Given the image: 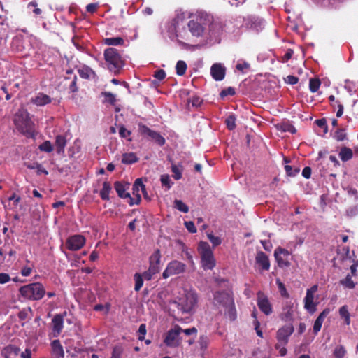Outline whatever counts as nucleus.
<instances>
[{
    "mask_svg": "<svg viewBox=\"0 0 358 358\" xmlns=\"http://www.w3.org/2000/svg\"><path fill=\"white\" fill-rule=\"evenodd\" d=\"M257 305L265 315H268L272 313V308L268 298L260 292L257 296Z\"/></svg>",
    "mask_w": 358,
    "mask_h": 358,
    "instance_id": "6ab92c4d",
    "label": "nucleus"
},
{
    "mask_svg": "<svg viewBox=\"0 0 358 358\" xmlns=\"http://www.w3.org/2000/svg\"><path fill=\"white\" fill-rule=\"evenodd\" d=\"M293 332L294 327L292 324H286L280 328L277 332V339L278 343H280L282 345H285L288 342L289 337Z\"/></svg>",
    "mask_w": 358,
    "mask_h": 358,
    "instance_id": "dca6fc26",
    "label": "nucleus"
},
{
    "mask_svg": "<svg viewBox=\"0 0 358 358\" xmlns=\"http://www.w3.org/2000/svg\"><path fill=\"white\" fill-rule=\"evenodd\" d=\"M256 264L263 271H268L270 268V262L268 256L263 252H259L255 258Z\"/></svg>",
    "mask_w": 358,
    "mask_h": 358,
    "instance_id": "412c9836",
    "label": "nucleus"
},
{
    "mask_svg": "<svg viewBox=\"0 0 358 358\" xmlns=\"http://www.w3.org/2000/svg\"><path fill=\"white\" fill-rule=\"evenodd\" d=\"M185 270L186 265L184 263L178 260H172L167 264L162 276L166 279L170 276L183 273Z\"/></svg>",
    "mask_w": 358,
    "mask_h": 358,
    "instance_id": "9d476101",
    "label": "nucleus"
},
{
    "mask_svg": "<svg viewBox=\"0 0 358 358\" xmlns=\"http://www.w3.org/2000/svg\"><path fill=\"white\" fill-rule=\"evenodd\" d=\"M19 292L24 299L31 301L40 300L45 294V288L40 282H33L24 285L20 288Z\"/></svg>",
    "mask_w": 358,
    "mask_h": 358,
    "instance_id": "423d86ee",
    "label": "nucleus"
},
{
    "mask_svg": "<svg viewBox=\"0 0 358 358\" xmlns=\"http://www.w3.org/2000/svg\"><path fill=\"white\" fill-rule=\"evenodd\" d=\"M120 136L122 138H127L130 136L131 131L127 129L124 127L121 126L119 129Z\"/></svg>",
    "mask_w": 358,
    "mask_h": 358,
    "instance_id": "bf43d9fd",
    "label": "nucleus"
},
{
    "mask_svg": "<svg viewBox=\"0 0 358 358\" xmlns=\"http://www.w3.org/2000/svg\"><path fill=\"white\" fill-rule=\"evenodd\" d=\"M264 25V22L262 20L256 19L251 24V29L256 31H261Z\"/></svg>",
    "mask_w": 358,
    "mask_h": 358,
    "instance_id": "c03bdc74",
    "label": "nucleus"
},
{
    "mask_svg": "<svg viewBox=\"0 0 358 358\" xmlns=\"http://www.w3.org/2000/svg\"><path fill=\"white\" fill-rule=\"evenodd\" d=\"M32 268L30 266H24L21 270V274L24 277L29 276L31 273Z\"/></svg>",
    "mask_w": 358,
    "mask_h": 358,
    "instance_id": "338daca9",
    "label": "nucleus"
},
{
    "mask_svg": "<svg viewBox=\"0 0 358 358\" xmlns=\"http://www.w3.org/2000/svg\"><path fill=\"white\" fill-rule=\"evenodd\" d=\"M182 329L179 325L173 326L166 332L164 338V344L170 348L180 346L182 341Z\"/></svg>",
    "mask_w": 358,
    "mask_h": 358,
    "instance_id": "1a4fd4ad",
    "label": "nucleus"
},
{
    "mask_svg": "<svg viewBox=\"0 0 358 358\" xmlns=\"http://www.w3.org/2000/svg\"><path fill=\"white\" fill-rule=\"evenodd\" d=\"M346 134L343 129H338L335 133V138L338 141H343L345 138Z\"/></svg>",
    "mask_w": 358,
    "mask_h": 358,
    "instance_id": "6e6d98bb",
    "label": "nucleus"
},
{
    "mask_svg": "<svg viewBox=\"0 0 358 358\" xmlns=\"http://www.w3.org/2000/svg\"><path fill=\"white\" fill-rule=\"evenodd\" d=\"M198 252L201 256V266L205 270H211L215 266V259L213 252L206 241H200L198 245Z\"/></svg>",
    "mask_w": 358,
    "mask_h": 358,
    "instance_id": "6e6552de",
    "label": "nucleus"
},
{
    "mask_svg": "<svg viewBox=\"0 0 358 358\" xmlns=\"http://www.w3.org/2000/svg\"><path fill=\"white\" fill-rule=\"evenodd\" d=\"M290 255L291 253L287 250L280 247L275 250L274 257L280 268H287L290 266Z\"/></svg>",
    "mask_w": 358,
    "mask_h": 358,
    "instance_id": "ddd939ff",
    "label": "nucleus"
},
{
    "mask_svg": "<svg viewBox=\"0 0 358 358\" xmlns=\"http://www.w3.org/2000/svg\"><path fill=\"white\" fill-rule=\"evenodd\" d=\"M27 167L29 169H36L38 175L48 174V171L38 163L28 164H27Z\"/></svg>",
    "mask_w": 358,
    "mask_h": 358,
    "instance_id": "473e14b6",
    "label": "nucleus"
},
{
    "mask_svg": "<svg viewBox=\"0 0 358 358\" xmlns=\"http://www.w3.org/2000/svg\"><path fill=\"white\" fill-rule=\"evenodd\" d=\"M10 280V277L8 273H0V284H5Z\"/></svg>",
    "mask_w": 358,
    "mask_h": 358,
    "instance_id": "69168bd1",
    "label": "nucleus"
},
{
    "mask_svg": "<svg viewBox=\"0 0 358 358\" xmlns=\"http://www.w3.org/2000/svg\"><path fill=\"white\" fill-rule=\"evenodd\" d=\"M189 16L187 12L178 9L175 17L166 25L167 36L182 47H186L192 39L188 27L183 24V20Z\"/></svg>",
    "mask_w": 358,
    "mask_h": 358,
    "instance_id": "f257e3e1",
    "label": "nucleus"
},
{
    "mask_svg": "<svg viewBox=\"0 0 358 358\" xmlns=\"http://www.w3.org/2000/svg\"><path fill=\"white\" fill-rule=\"evenodd\" d=\"M52 323L53 334L55 336H57L60 334L63 328V317L59 315H57L53 317Z\"/></svg>",
    "mask_w": 358,
    "mask_h": 358,
    "instance_id": "a878e982",
    "label": "nucleus"
},
{
    "mask_svg": "<svg viewBox=\"0 0 358 358\" xmlns=\"http://www.w3.org/2000/svg\"><path fill=\"white\" fill-rule=\"evenodd\" d=\"M160 181L162 185L165 187L166 189H171L173 182L171 181L170 176L168 174H162L160 176Z\"/></svg>",
    "mask_w": 358,
    "mask_h": 358,
    "instance_id": "c9c22d12",
    "label": "nucleus"
},
{
    "mask_svg": "<svg viewBox=\"0 0 358 358\" xmlns=\"http://www.w3.org/2000/svg\"><path fill=\"white\" fill-rule=\"evenodd\" d=\"M78 73L83 78H90L95 76L94 71L87 66H83L79 69Z\"/></svg>",
    "mask_w": 358,
    "mask_h": 358,
    "instance_id": "c756f323",
    "label": "nucleus"
},
{
    "mask_svg": "<svg viewBox=\"0 0 358 358\" xmlns=\"http://www.w3.org/2000/svg\"><path fill=\"white\" fill-rule=\"evenodd\" d=\"M182 334H184L186 336H190L192 334L196 336L197 334V329L195 327H192L186 329H182Z\"/></svg>",
    "mask_w": 358,
    "mask_h": 358,
    "instance_id": "0e129e2a",
    "label": "nucleus"
},
{
    "mask_svg": "<svg viewBox=\"0 0 358 358\" xmlns=\"http://www.w3.org/2000/svg\"><path fill=\"white\" fill-rule=\"evenodd\" d=\"M176 73L178 76L184 75L187 70L186 63L182 60L178 61L176 64Z\"/></svg>",
    "mask_w": 358,
    "mask_h": 358,
    "instance_id": "a19ab883",
    "label": "nucleus"
},
{
    "mask_svg": "<svg viewBox=\"0 0 358 358\" xmlns=\"http://www.w3.org/2000/svg\"><path fill=\"white\" fill-rule=\"evenodd\" d=\"M122 350L120 347H115L113 348L111 358H121Z\"/></svg>",
    "mask_w": 358,
    "mask_h": 358,
    "instance_id": "680f3d73",
    "label": "nucleus"
},
{
    "mask_svg": "<svg viewBox=\"0 0 358 358\" xmlns=\"http://www.w3.org/2000/svg\"><path fill=\"white\" fill-rule=\"evenodd\" d=\"M157 273V272L153 271V268H148V269L143 272V274H141L142 275V278H144L145 280H150L152 279V276Z\"/></svg>",
    "mask_w": 358,
    "mask_h": 358,
    "instance_id": "603ef678",
    "label": "nucleus"
},
{
    "mask_svg": "<svg viewBox=\"0 0 358 358\" xmlns=\"http://www.w3.org/2000/svg\"><path fill=\"white\" fill-rule=\"evenodd\" d=\"M210 21V15L200 14L193 17L187 23L192 38H201L206 36L207 32L206 24Z\"/></svg>",
    "mask_w": 358,
    "mask_h": 358,
    "instance_id": "20e7f679",
    "label": "nucleus"
},
{
    "mask_svg": "<svg viewBox=\"0 0 358 358\" xmlns=\"http://www.w3.org/2000/svg\"><path fill=\"white\" fill-rule=\"evenodd\" d=\"M138 161V157L134 152L124 153L122 157V162L126 164H131Z\"/></svg>",
    "mask_w": 358,
    "mask_h": 358,
    "instance_id": "2f4dec72",
    "label": "nucleus"
},
{
    "mask_svg": "<svg viewBox=\"0 0 358 358\" xmlns=\"http://www.w3.org/2000/svg\"><path fill=\"white\" fill-rule=\"evenodd\" d=\"M171 171L173 173V178L176 180H179L182 178V169L177 165L173 164L171 166Z\"/></svg>",
    "mask_w": 358,
    "mask_h": 358,
    "instance_id": "09e8293b",
    "label": "nucleus"
},
{
    "mask_svg": "<svg viewBox=\"0 0 358 358\" xmlns=\"http://www.w3.org/2000/svg\"><path fill=\"white\" fill-rule=\"evenodd\" d=\"M104 96L106 101L110 102V103H114L116 101L115 96L110 92H105Z\"/></svg>",
    "mask_w": 358,
    "mask_h": 358,
    "instance_id": "e2e57ef3",
    "label": "nucleus"
},
{
    "mask_svg": "<svg viewBox=\"0 0 358 358\" xmlns=\"http://www.w3.org/2000/svg\"><path fill=\"white\" fill-rule=\"evenodd\" d=\"M139 130L143 135L150 137L158 145H163L165 143V138L159 133L151 130L145 125H139Z\"/></svg>",
    "mask_w": 358,
    "mask_h": 358,
    "instance_id": "2eb2a0df",
    "label": "nucleus"
},
{
    "mask_svg": "<svg viewBox=\"0 0 358 358\" xmlns=\"http://www.w3.org/2000/svg\"><path fill=\"white\" fill-rule=\"evenodd\" d=\"M209 343H210V339L206 335H201L200 336L199 341H198V345L199 346V349H200L202 355H203L206 352Z\"/></svg>",
    "mask_w": 358,
    "mask_h": 358,
    "instance_id": "c85d7f7f",
    "label": "nucleus"
},
{
    "mask_svg": "<svg viewBox=\"0 0 358 358\" xmlns=\"http://www.w3.org/2000/svg\"><path fill=\"white\" fill-rule=\"evenodd\" d=\"M128 188V183H122L121 182H116L115 183V189L118 196L121 198H129L130 199V194L127 192Z\"/></svg>",
    "mask_w": 358,
    "mask_h": 358,
    "instance_id": "393cba45",
    "label": "nucleus"
},
{
    "mask_svg": "<svg viewBox=\"0 0 358 358\" xmlns=\"http://www.w3.org/2000/svg\"><path fill=\"white\" fill-rule=\"evenodd\" d=\"M345 353V349L343 345L336 346L334 351V355L336 358H343Z\"/></svg>",
    "mask_w": 358,
    "mask_h": 358,
    "instance_id": "a18cd8bd",
    "label": "nucleus"
},
{
    "mask_svg": "<svg viewBox=\"0 0 358 358\" xmlns=\"http://www.w3.org/2000/svg\"><path fill=\"white\" fill-rule=\"evenodd\" d=\"M318 290L317 285H314L306 290V294L303 299L304 308L310 313L313 314L317 310V302L314 301L315 293Z\"/></svg>",
    "mask_w": 358,
    "mask_h": 358,
    "instance_id": "9b49d317",
    "label": "nucleus"
},
{
    "mask_svg": "<svg viewBox=\"0 0 358 358\" xmlns=\"http://www.w3.org/2000/svg\"><path fill=\"white\" fill-rule=\"evenodd\" d=\"M38 148L41 151L45 152H51L53 150V146L49 141H44L38 146Z\"/></svg>",
    "mask_w": 358,
    "mask_h": 358,
    "instance_id": "37998d69",
    "label": "nucleus"
},
{
    "mask_svg": "<svg viewBox=\"0 0 358 358\" xmlns=\"http://www.w3.org/2000/svg\"><path fill=\"white\" fill-rule=\"evenodd\" d=\"M139 337L138 339L143 341L145 338V335L146 334V326L145 324H142L140 325L138 329Z\"/></svg>",
    "mask_w": 358,
    "mask_h": 358,
    "instance_id": "4d7b16f0",
    "label": "nucleus"
},
{
    "mask_svg": "<svg viewBox=\"0 0 358 358\" xmlns=\"http://www.w3.org/2000/svg\"><path fill=\"white\" fill-rule=\"evenodd\" d=\"M339 315L344 319L347 325L350 324V315L347 306H343L339 308Z\"/></svg>",
    "mask_w": 358,
    "mask_h": 358,
    "instance_id": "f704fd0d",
    "label": "nucleus"
},
{
    "mask_svg": "<svg viewBox=\"0 0 358 358\" xmlns=\"http://www.w3.org/2000/svg\"><path fill=\"white\" fill-rule=\"evenodd\" d=\"M124 43V40L120 37L106 38L104 39V43L108 45H119Z\"/></svg>",
    "mask_w": 358,
    "mask_h": 358,
    "instance_id": "4c0bfd02",
    "label": "nucleus"
},
{
    "mask_svg": "<svg viewBox=\"0 0 358 358\" xmlns=\"http://www.w3.org/2000/svg\"><path fill=\"white\" fill-rule=\"evenodd\" d=\"M185 225L189 232H190V233L196 232V229L193 222H192V221L185 222Z\"/></svg>",
    "mask_w": 358,
    "mask_h": 358,
    "instance_id": "052dcab7",
    "label": "nucleus"
},
{
    "mask_svg": "<svg viewBox=\"0 0 358 358\" xmlns=\"http://www.w3.org/2000/svg\"><path fill=\"white\" fill-rule=\"evenodd\" d=\"M28 8H29V9L33 8L32 11L36 15H38L41 13V10L40 8H37V3L36 1H31L28 4Z\"/></svg>",
    "mask_w": 358,
    "mask_h": 358,
    "instance_id": "5fc2aeb1",
    "label": "nucleus"
},
{
    "mask_svg": "<svg viewBox=\"0 0 358 358\" xmlns=\"http://www.w3.org/2000/svg\"><path fill=\"white\" fill-rule=\"evenodd\" d=\"M66 145V140L64 136L58 135L55 138V147L58 154H63Z\"/></svg>",
    "mask_w": 358,
    "mask_h": 358,
    "instance_id": "cd10ccee",
    "label": "nucleus"
},
{
    "mask_svg": "<svg viewBox=\"0 0 358 358\" xmlns=\"http://www.w3.org/2000/svg\"><path fill=\"white\" fill-rule=\"evenodd\" d=\"M111 190V187L108 182H104L103 183V187L100 191V196L103 200L109 199V194Z\"/></svg>",
    "mask_w": 358,
    "mask_h": 358,
    "instance_id": "72a5a7b5",
    "label": "nucleus"
},
{
    "mask_svg": "<svg viewBox=\"0 0 358 358\" xmlns=\"http://www.w3.org/2000/svg\"><path fill=\"white\" fill-rule=\"evenodd\" d=\"M51 352L54 358H64L63 347L59 340H54L51 342Z\"/></svg>",
    "mask_w": 358,
    "mask_h": 358,
    "instance_id": "4be33fe9",
    "label": "nucleus"
},
{
    "mask_svg": "<svg viewBox=\"0 0 358 358\" xmlns=\"http://www.w3.org/2000/svg\"><path fill=\"white\" fill-rule=\"evenodd\" d=\"M298 80H299L296 76H291V75L287 76V78H285L286 83L291 84V85H294V84L297 83Z\"/></svg>",
    "mask_w": 358,
    "mask_h": 358,
    "instance_id": "774afa93",
    "label": "nucleus"
},
{
    "mask_svg": "<svg viewBox=\"0 0 358 358\" xmlns=\"http://www.w3.org/2000/svg\"><path fill=\"white\" fill-rule=\"evenodd\" d=\"M338 155L343 162H346L352 157L353 153L351 149L344 147L341 149Z\"/></svg>",
    "mask_w": 358,
    "mask_h": 358,
    "instance_id": "7c9ffc66",
    "label": "nucleus"
},
{
    "mask_svg": "<svg viewBox=\"0 0 358 358\" xmlns=\"http://www.w3.org/2000/svg\"><path fill=\"white\" fill-rule=\"evenodd\" d=\"M250 64L244 60H238L236 66V69L242 72L245 73L250 69Z\"/></svg>",
    "mask_w": 358,
    "mask_h": 358,
    "instance_id": "79ce46f5",
    "label": "nucleus"
},
{
    "mask_svg": "<svg viewBox=\"0 0 358 358\" xmlns=\"http://www.w3.org/2000/svg\"><path fill=\"white\" fill-rule=\"evenodd\" d=\"M320 85V82L318 79L311 78L309 81V88L312 92H315L318 90Z\"/></svg>",
    "mask_w": 358,
    "mask_h": 358,
    "instance_id": "de8ad7c7",
    "label": "nucleus"
},
{
    "mask_svg": "<svg viewBox=\"0 0 358 358\" xmlns=\"http://www.w3.org/2000/svg\"><path fill=\"white\" fill-rule=\"evenodd\" d=\"M227 127L229 129L232 130L236 127V117L234 115H229L225 120Z\"/></svg>",
    "mask_w": 358,
    "mask_h": 358,
    "instance_id": "3c124183",
    "label": "nucleus"
},
{
    "mask_svg": "<svg viewBox=\"0 0 358 358\" xmlns=\"http://www.w3.org/2000/svg\"><path fill=\"white\" fill-rule=\"evenodd\" d=\"M13 121L16 129L20 133L27 136L32 134L33 122L26 109H19L14 116Z\"/></svg>",
    "mask_w": 358,
    "mask_h": 358,
    "instance_id": "39448f33",
    "label": "nucleus"
},
{
    "mask_svg": "<svg viewBox=\"0 0 358 358\" xmlns=\"http://www.w3.org/2000/svg\"><path fill=\"white\" fill-rule=\"evenodd\" d=\"M134 279L135 281L134 290L138 292L143 285V278L141 274L136 273L134 276Z\"/></svg>",
    "mask_w": 358,
    "mask_h": 358,
    "instance_id": "ea45409f",
    "label": "nucleus"
},
{
    "mask_svg": "<svg viewBox=\"0 0 358 358\" xmlns=\"http://www.w3.org/2000/svg\"><path fill=\"white\" fill-rule=\"evenodd\" d=\"M295 312L294 304L291 301L286 302L283 307V315L286 320H292Z\"/></svg>",
    "mask_w": 358,
    "mask_h": 358,
    "instance_id": "bb28decb",
    "label": "nucleus"
},
{
    "mask_svg": "<svg viewBox=\"0 0 358 358\" xmlns=\"http://www.w3.org/2000/svg\"><path fill=\"white\" fill-rule=\"evenodd\" d=\"M213 305L221 313L224 312L225 317L230 321L236 320L237 317L236 310L233 297L230 293L216 292L214 294Z\"/></svg>",
    "mask_w": 358,
    "mask_h": 358,
    "instance_id": "f03ea898",
    "label": "nucleus"
},
{
    "mask_svg": "<svg viewBox=\"0 0 358 358\" xmlns=\"http://www.w3.org/2000/svg\"><path fill=\"white\" fill-rule=\"evenodd\" d=\"M276 284L278 285L280 294L284 297H289V294L286 289L285 285L279 279L276 280Z\"/></svg>",
    "mask_w": 358,
    "mask_h": 358,
    "instance_id": "8fccbe9b",
    "label": "nucleus"
},
{
    "mask_svg": "<svg viewBox=\"0 0 358 358\" xmlns=\"http://www.w3.org/2000/svg\"><path fill=\"white\" fill-rule=\"evenodd\" d=\"M160 259L161 254L159 250H155L152 255L150 257V268H153V271L156 272L159 271L160 268Z\"/></svg>",
    "mask_w": 358,
    "mask_h": 358,
    "instance_id": "5701e85b",
    "label": "nucleus"
},
{
    "mask_svg": "<svg viewBox=\"0 0 358 358\" xmlns=\"http://www.w3.org/2000/svg\"><path fill=\"white\" fill-rule=\"evenodd\" d=\"M174 208L184 213L189 211V207L182 201L178 199L174 201Z\"/></svg>",
    "mask_w": 358,
    "mask_h": 358,
    "instance_id": "58836bf2",
    "label": "nucleus"
},
{
    "mask_svg": "<svg viewBox=\"0 0 358 358\" xmlns=\"http://www.w3.org/2000/svg\"><path fill=\"white\" fill-rule=\"evenodd\" d=\"M329 313H330V310L329 308H325L319 315V316L315 321L314 325H313V332L315 334H317L320 331L322 325L323 324V322H324L325 317L329 315Z\"/></svg>",
    "mask_w": 358,
    "mask_h": 358,
    "instance_id": "b1692460",
    "label": "nucleus"
},
{
    "mask_svg": "<svg viewBox=\"0 0 358 358\" xmlns=\"http://www.w3.org/2000/svg\"><path fill=\"white\" fill-rule=\"evenodd\" d=\"M207 32L206 36L210 38L216 37L222 31V24L218 21H214L213 17L210 16V21L206 24Z\"/></svg>",
    "mask_w": 358,
    "mask_h": 358,
    "instance_id": "f3484780",
    "label": "nucleus"
},
{
    "mask_svg": "<svg viewBox=\"0 0 358 358\" xmlns=\"http://www.w3.org/2000/svg\"><path fill=\"white\" fill-rule=\"evenodd\" d=\"M85 238L79 234L73 235L68 238L66 242V248L72 251L80 250L85 244Z\"/></svg>",
    "mask_w": 358,
    "mask_h": 358,
    "instance_id": "4468645a",
    "label": "nucleus"
},
{
    "mask_svg": "<svg viewBox=\"0 0 358 358\" xmlns=\"http://www.w3.org/2000/svg\"><path fill=\"white\" fill-rule=\"evenodd\" d=\"M141 194H142L146 199H148V195L145 190V186L143 185L142 179L138 178L133 185V194L135 198L130 196L129 204L133 206L139 203L141 201Z\"/></svg>",
    "mask_w": 358,
    "mask_h": 358,
    "instance_id": "f8f14e48",
    "label": "nucleus"
},
{
    "mask_svg": "<svg viewBox=\"0 0 358 358\" xmlns=\"http://www.w3.org/2000/svg\"><path fill=\"white\" fill-rule=\"evenodd\" d=\"M51 97L42 92L37 93L30 99L31 103L40 107L44 106L51 103Z\"/></svg>",
    "mask_w": 358,
    "mask_h": 358,
    "instance_id": "aec40b11",
    "label": "nucleus"
},
{
    "mask_svg": "<svg viewBox=\"0 0 358 358\" xmlns=\"http://www.w3.org/2000/svg\"><path fill=\"white\" fill-rule=\"evenodd\" d=\"M225 72L226 69L221 63H215L210 68V74L217 81H221L224 78Z\"/></svg>",
    "mask_w": 358,
    "mask_h": 358,
    "instance_id": "a211bd4d",
    "label": "nucleus"
},
{
    "mask_svg": "<svg viewBox=\"0 0 358 358\" xmlns=\"http://www.w3.org/2000/svg\"><path fill=\"white\" fill-rule=\"evenodd\" d=\"M175 303L178 308L185 313H191L197 304V294L192 289H181L176 298Z\"/></svg>",
    "mask_w": 358,
    "mask_h": 358,
    "instance_id": "7ed1b4c3",
    "label": "nucleus"
},
{
    "mask_svg": "<svg viewBox=\"0 0 358 358\" xmlns=\"http://www.w3.org/2000/svg\"><path fill=\"white\" fill-rule=\"evenodd\" d=\"M154 77L158 80H162L166 77V73L164 70H158L155 72Z\"/></svg>",
    "mask_w": 358,
    "mask_h": 358,
    "instance_id": "13d9d810",
    "label": "nucleus"
},
{
    "mask_svg": "<svg viewBox=\"0 0 358 358\" xmlns=\"http://www.w3.org/2000/svg\"><path fill=\"white\" fill-rule=\"evenodd\" d=\"M341 284L348 289H352L355 286V284L352 280L351 276L350 275H348L345 279L341 280Z\"/></svg>",
    "mask_w": 358,
    "mask_h": 358,
    "instance_id": "49530a36",
    "label": "nucleus"
},
{
    "mask_svg": "<svg viewBox=\"0 0 358 358\" xmlns=\"http://www.w3.org/2000/svg\"><path fill=\"white\" fill-rule=\"evenodd\" d=\"M103 55L108 70L115 73H118L124 65L119 51L116 48H108L105 50Z\"/></svg>",
    "mask_w": 358,
    "mask_h": 358,
    "instance_id": "0eeeda50",
    "label": "nucleus"
},
{
    "mask_svg": "<svg viewBox=\"0 0 358 358\" xmlns=\"http://www.w3.org/2000/svg\"><path fill=\"white\" fill-rule=\"evenodd\" d=\"M32 350L31 345L27 344L24 351L20 355L21 358H31Z\"/></svg>",
    "mask_w": 358,
    "mask_h": 358,
    "instance_id": "864d4df0",
    "label": "nucleus"
},
{
    "mask_svg": "<svg viewBox=\"0 0 358 358\" xmlns=\"http://www.w3.org/2000/svg\"><path fill=\"white\" fill-rule=\"evenodd\" d=\"M207 238L210 241L213 247L220 245L222 243V238L220 236H215L213 232L208 231L206 233Z\"/></svg>",
    "mask_w": 358,
    "mask_h": 358,
    "instance_id": "e433bc0d",
    "label": "nucleus"
}]
</instances>
